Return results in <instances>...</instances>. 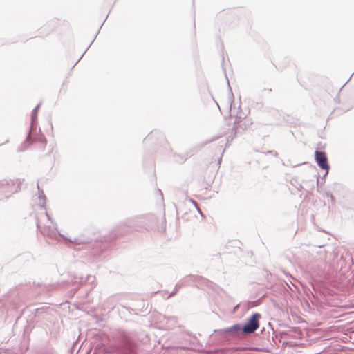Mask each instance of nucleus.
Returning <instances> with one entry per match:
<instances>
[{
    "instance_id": "2",
    "label": "nucleus",
    "mask_w": 354,
    "mask_h": 354,
    "mask_svg": "<svg viewBox=\"0 0 354 354\" xmlns=\"http://www.w3.org/2000/svg\"><path fill=\"white\" fill-rule=\"evenodd\" d=\"M315 156L318 165L322 169L326 170V173H328L329 165L328 163L326 154L324 152L316 151Z\"/></svg>"
},
{
    "instance_id": "3",
    "label": "nucleus",
    "mask_w": 354,
    "mask_h": 354,
    "mask_svg": "<svg viewBox=\"0 0 354 354\" xmlns=\"http://www.w3.org/2000/svg\"><path fill=\"white\" fill-rule=\"evenodd\" d=\"M241 330V326L239 324H235L226 329V332L229 334L234 335L236 334Z\"/></svg>"
},
{
    "instance_id": "6",
    "label": "nucleus",
    "mask_w": 354,
    "mask_h": 354,
    "mask_svg": "<svg viewBox=\"0 0 354 354\" xmlns=\"http://www.w3.org/2000/svg\"><path fill=\"white\" fill-rule=\"evenodd\" d=\"M39 142H41L42 147H44L46 145V140L44 137H41L39 138Z\"/></svg>"
},
{
    "instance_id": "5",
    "label": "nucleus",
    "mask_w": 354,
    "mask_h": 354,
    "mask_svg": "<svg viewBox=\"0 0 354 354\" xmlns=\"http://www.w3.org/2000/svg\"><path fill=\"white\" fill-rule=\"evenodd\" d=\"M33 142H35V140L32 139V135H31V133H30L28 134V136H27V138H26V140H25V142H24V145H25L24 148H27V147H28V146H29L31 143H32Z\"/></svg>"
},
{
    "instance_id": "1",
    "label": "nucleus",
    "mask_w": 354,
    "mask_h": 354,
    "mask_svg": "<svg viewBox=\"0 0 354 354\" xmlns=\"http://www.w3.org/2000/svg\"><path fill=\"white\" fill-rule=\"evenodd\" d=\"M261 315L259 313L253 314L248 320L246 324L242 328V331L245 334L254 333L259 326V319Z\"/></svg>"
},
{
    "instance_id": "4",
    "label": "nucleus",
    "mask_w": 354,
    "mask_h": 354,
    "mask_svg": "<svg viewBox=\"0 0 354 354\" xmlns=\"http://www.w3.org/2000/svg\"><path fill=\"white\" fill-rule=\"evenodd\" d=\"M69 242L72 243H74V244H76V245H81V244H84L86 243V241L82 239H80V238H74V239H71V238H69V237H65Z\"/></svg>"
}]
</instances>
